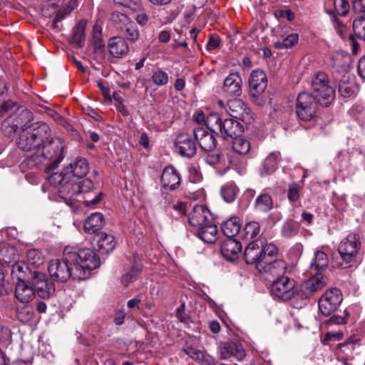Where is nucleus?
Segmentation results:
<instances>
[{
  "label": "nucleus",
  "instance_id": "nucleus-1",
  "mask_svg": "<svg viewBox=\"0 0 365 365\" xmlns=\"http://www.w3.org/2000/svg\"><path fill=\"white\" fill-rule=\"evenodd\" d=\"M99 257L92 250L66 246L63 250L62 260H51L48 267L52 279L56 282H66L70 277L73 279H86L91 270L100 266Z\"/></svg>",
  "mask_w": 365,
  "mask_h": 365
},
{
  "label": "nucleus",
  "instance_id": "nucleus-2",
  "mask_svg": "<svg viewBox=\"0 0 365 365\" xmlns=\"http://www.w3.org/2000/svg\"><path fill=\"white\" fill-rule=\"evenodd\" d=\"M250 150V142L240 135L232 138V149L225 153H207L205 157L206 164L212 166L220 175L228 171L231 166H237L241 162V156Z\"/></svg>",
  "mask_w": 365,
  "mask_h": 365
},
{
  "label": "nucleus",
  "instance_id": "nucleus-3",
  "mask_svg": "<svg viewBox=\"0 0 365 365\" xmlns=\"http://www.w3.org/2000/svg\"><path fill=\"white\" fill-rule=\"evenodd\" d=\"M50 130L48 133V138L41 147L38 154L32 153L27 157L24 163L29 168H34L38 165L46 164V172L48 173L50 170H54L63 159V150L65 145L61 138H51Z\"/></svg>",
  "mask_w": 365,
  "mask_h": 365
},
{
  "label": "nucleus",
  "instance_id": "nucleus-4",
  "mask_svg": "<svg viewBox=\"0 0 365 365\" xmlns=\"http://www.w3.org/2000/svg\"><path fill=\"white\" fill-rule=\"evenodd\" d=\"M207 128L220 135L224 139L239 136L243 132L242 125L237 120L234 118H222L217 113L207 115Z\"/></svg>",
  "mask_w": 365,
  "mask_h": 365
},
{
  "label": "nucleus",
  "instance_id": "nucleus-5",
  "mask_svg": "<svg viewBox=\"0 0 365 365\" xmlns=\"http://www.w3.org/2000/svg\"><path fill=\"white\" fill-rule=\"evenodd\" d=\"M361 248V241L357 234L351 233L342 239L337 249L341 259L339 267L346 269L356 264Z\"/></svg>",
  "mask_w": 365,
  "mask_h": 365
},
{
  "label": "nucleus",
  "instance_id": "nucleus-6",
  "mask_svg": "<svg viewBox=\"0 0 365 365\" xmlns=\"http://www.w3.org/2000/svg\"><path fill=\"white\" fill-rule=\"evenodd\" d=\"M49 128L43 125L37 129H24L16 140L18 147L24 151H31L33 153H40L41 147L45 139L48 138Z\"/></svg>",
  "mask_w": 365,
  "mask_h": 365
},
{
  "label": "nucleus",
  "instance_id": "nucleus-7",
  "mask_svg": "<svg viewBox=\"0 0 365 365\" xmlns=\"http://www.w3.org/2000/svg\"><path fill=\"white\" fill-rule=\"evenodd\" d=\"M328 277L324 274L313 275L312 277L303 282L297 287V304L295 308H301L314 294L322 291L328 284Z\"/></svg>",
  "mask_w": 365,
  "mask_h": 365
},
{
  "label": "nucleus",
  "instance_id": "nucleus-8",
  "mask_svg": "<svg viewBox=\"0 0 365 365\" xmlns=\"http://www.w3.org/2000/svg\"><path fill=\"white\" fill-rule=\"evenodd\" d=\"M311 86L314 97L320 105L327 107L331 103L335 98V90L326 73H317L312 78Z\"/></svg>",
  "mask_w": 365,
  "mask_h": 365
},
{
  "label": "nucleus",
  "instance_id": "nucleus-9",
  "mask_svg": "<svg viewBox=\"0 0 365 365\" xmlns=\"http://www.w3.org/2000/svg\"><path fill=\"white\" fill-rule=\"evenodd\" d=\"M318 101L308 92L299 93L295 106V112L299 120L309 122L314 120L317 113Z\"/></svg>",
  "mask_w": 365,
  "mask_h": 365
},
{
  "label": "nucleus",
  "instance_id": "nucleus-10",
  "mask_svg": "<svg viewBox=\"0 0 365 365\" xmlns=\"http://www.w3.org/2000/svg\"><path fill=\"white\" fill-rule=\"evenodd\" d=\"M272 294L283 301L292 300V304H297V287L295 281L287 276L281 277L273 280L271 285Z\"/></svg>",
  "mask_w": 365,
  "mask_h": 365
},
{
  "label": "nucleus",
  "instance_id": "nucleus-11",
  "mask_svg": "<svg viewBox=\"0 0 365 365\" xmlns=\"http://www.w3.org/2000/svg\"><path fill=\"white\" fill-rule=\"evenodd\" d=\"M341 291L336 288L327 290L319 300V309L324 316L333 313L342 302Z\"/></svg>",
  "mask_w": 365,
  "mask_h": 365
},
{
  "label": "nucleus",
  "instance_id": "nucleus-12",
  "mask_svg": "<svg viewBox=\"0 0 365 365\" xmlns=\"http://www.w3.org/2000/svg\"><path fill=\"white\" fill-rule=\"evenodd\" d=\"M257 271L267 279H275L283 277L287 270V263L282 259L261 261L257 265Z\"/></svg>",
  "mask_w": 365,
  "mask_h": 365
},
{
  "label": "nucleus",
  "instance_id": "nucleus-13",
  "mask_svg": "<svg viewBox=\"0 0 365 365\" xmlns=\"http://www.w3.org/2000/svg\"><path fill=\"white\" fill-rule=\"evenodd\" d=\"M31 283L34 292L41 298H48L55 292L53 284L48 281L46 275L38 271H34Z\"/></svg>",
  "mask_w": 365,
  "mask_h": 365
},
{
  "label": "nucleus",
  "instance_id": "nucleus-14",
  "mask_svg": "<svg viewBox=\"0 0 365 365\" xmlns=\"http://www.w3.org/2000/svg\"><path fill=\"white\" fill-rule=\"evenodd\" d=\"M78 185L79 186V196L83 195V204L86 207H93L97 205L101 200L103 193L97 192L93 193V197H91V193L93 192L94 185L93 182L88 178L81 180L78 179Z\"/></svg>",
  "mask_w": 365,
  "mask_h": 365
},
{
  "label": "nucleus",
  "instance_id": "nucleus-15",
  "mask_svg": "<svg viewBox=\"0 0 365 365\" xmlns=\"http://www.w3.org/2000/svg\"><path fill=\"white\" fill-rule=\"evenodd\" d=\"M213 220L209 209L202 205H195L188 215V222L193 230L202 226L205 223H210Z\"/></svg>",
  "mask_w": 365,
  "mask_h": 365
},
{
  "label": "nucleus",
  "instance_id": "nucleus-16",
  "mask_svg": "<svg viewBox=\"0 0 365 365\" xmlns=\"http://www.w3.org/2000/svg\"><path fill=\"white\" fill-rule=\"evenodd\" d=\"M175 146L182 156L190 158L196 154L195 142L187 133H180L177 135L175 140Z\"/></svg>",
  "mask_w": 365,
  "mask_h": 365
},
{
  "label": "nucleus",
  "instance_id": "nucleus-17",
  "mask_svg": "<svg viewBox=\"0 0 365 365\" xmlns=\"http://www.w3.org/2000/svg\"><path fill=\"white\" fill-rule=\"evenodd\" d=\"M219 351L221 359H227L233 356L237 360L241 361L246 356V352L242 345L236 341L221 343L219 346Z\"/></svg>",
  "mask_w": 365,
  "mask_h": 365
},
{
  "label": "nucleus",
  "instance_id": "nucleus-18",
  "mask_svg": "<svg viewBox=\"0 0 365 365\" xmlns=\"http://www.w3.org/2000/svg\"><path fill=\"white\" fill-rule=\"evenodd\" d=\"M267 81L265 73L261 69L253 70L249 78L250 93L256 98L260 96L267 88Z\"/></svg>",
  "mask_w": 365,
  "mask_h": 365
},
{
  "label": "nucleus",
  "instance_id": "nucleus-19",
  "mask_svg": "<svg viewBox=\"0 0 365 365\" xmlns=\"http://www.w3.org/2000/svg\"><path fill=\"white\" fill-rule=\"evenodd\" d=\"M212 132H209L206 128L202 126H197L193 129V133L195 140L198 143L200 147L205 151L210 152L216 147V139Z\"/></svg>",
  "mask_w": 365,
  "mask_h": 365
},
{
  "label": "nucleus",
  "instance_id": "nucleus-20",
  "mask_svg": "<svg viewBox=\"0 0 365 365\" xmlns=\"http://www.w3.org/2000/svg\"><path fill=\"white\" fill-rule=\"evenodd\" d=\"M160 182L165 190H175L180 185L181 177L173 165H168L163 170Z\"/></svg>",
  "mask_w": 365,
  "mask_h": 365
},
{
  "label": "nucleus",
  "instance_id": "nucleus-21",
  "mask_svg": "<svg viewBox=\"0 0 365 365\" xmlns=\"http://www.w3.org/2000/svg\"><path fill=\"white\" fill-rule=\"evenodd\" d=\"M79 190L78 179L68 175L63 185L58 188V195L65 202H72L78 200Z\"/></svg>",
  "mask_w": 365,
  "mask_h": 365
},
{
  "label": "nucleus",
  "instance_id": "nucleus-22",
  "mask_svg": "<svg viewBox=\"0 0 365 365\" xmlns=\"http://www.w3.org/2000/svg\"><path fill=\"white\" fill-rule=\"evenodd\" d=\"M227 113L234 118L245 120L249 118L250 109L243 101L239 98L232 99L226 104Z\"/></svg>",
  "mask_w": 365,
  "mask_h": 365
},
{
  "label": "nucleus",
  "instance_id": "nucleus-23",
  "mask_svg": "<svg viewBox=\"0 0 365 365\" xmlns=\"http://www.w3.org/2000/svg\"><path fill=\"white\" fill-rule=\"evenodd\" d=\"M262 252V240H255L247 245L244 252V259L248 264H255L257 268V265L261 262Z\"/></svg>",
  "mask_w": 365,
  "mask_h": 365
},
{
  "label": "nucleus",
  "instance_id": "nucleus-24",
  "mask_svg": "<svg viewBox=\"0 0 365 365\" xmlns=\"http://www.w3.org/2000/svg\"><path fill=\"white\" fill-rule=\"evenodd\" d=\"M89 170V165L86 159L77 157L64 168V171L71 178L79 179L85 177Z\"/></svg>",
  "mask_w": 365,
  "mask_h": 365
},
{
  "label": "nucleus",
  "instance_id": "nucleus-25",
  "mask_svg": "<svg viewBox=\"0 0 365 365\" xmlns=\"http://www.w3.org/2000/svg\"><path fill=\"white\" fill-rule=\"evenodd\" d=\"M107 48L109 53L113 57L117 58H123L129 51V47L126 40L120 36L110 38L108 41Z\"/></svg>",
  "mask_w": 365,
  "mask_h": 365
},
{
  "label": "nucleus",
  "instance_id": "nucleus-26",
  "mask_svg": "<svg viewBox=\"0 0 365 365\" xmlns=\"http://www.w3.org/2000/svg\"><path fill=\"white\" fill-rule=\"evenodd\" d=\"M192 231L206 243H214L218 238L217 228L213 220L210 223H205Z\"/></svg>",
  "mask_w": 365,
  "mask_h": 365
},
{
  "label": "nucleus",
  "instance_id": "nucleus-27",
  "mask_svg": "<svg viewBox=\"0 0 365 365\" xmlns=\"http://www.w3.org/2000/svg\"><path fill=\"white\" fill-rule=\"evenodd\" d=\"M242 251V245L234 238H227L221 245V253L228 261H234Z\"/></svg>",
  "mask_w": 365,
  "mask_h": 365
},
{
  "label": "nucleus",
  "instance_id": "nucleus-28",
  "mask_svg": "<svg viewBox=\"0 0 365 365\" xmlns=\"http://www.w3.org/2000/svg\"><path fill=\"white\" fill-rule=\"evenodd\" d=\"M15 296L21 302L29 303L35 297V292L28 282L19 281L16 284Z\"/></svg>",
  "mask_w": 365,
  "mask_h": 365
},
{
  "label": "nucleus",
  "instance_id": "nucleus-29",
  "mask_svg": "<svg viewBox=\"0 0 365 365\" xmlns=\"http://www.w3.org/2000/svg\"><path fill=\"white\" fill-rule=\"evenodd\" d=\"M93 240L96 241L97 247L101 254H108L115 248L114 237L106 232H98Z\"/></svg>",
  "mask_w": 365,
  "mask_h": 365
},
{
  "label": "nucleus",
  "instance_id": "nucleus-30",
  "mask_svg": "<svg viewBox=\"0 0 365 365\" xmlns=\"http://www.w3.org/2000/svg\"><path fill=\"white\" fill-rule=\"evenodd\" d=\"M329 265L327 255L322 251L317 250L314 253V257L310 264V270L313 275L323 274Z\"/></svg>",
  "mask_w": 365,
  "mask_h": 365
},
{
  "label": "nucleus",
  "instance_id": "nucleus-31",
  "mask_svg": "<svg viewBox=\"0 0 365 365\" xmlns=\"http://www.w3.org/2000/svg\"><path fill=\"white\" fill-rule=\"evenodd\" d=\"M12 118L14 120V123L17 125L19 130L24 129L30 130L31 120H33L32 113L27 109H21L12 113Z\"/></svg>",
  "mask_w": 365,
  "mask_h": 365
},
{
  "label": "nucleus",
  "instance_id": "nucleus-32",
  "mask_svg": "<svg viewBox=\"0 0 365 365\" xmlns=\"http://www.w3.org/2000/svg\"><path fill=\"white\" fill-rule=\"evenodd\" d=\"M241 86V77L237 73H231L225 79L222 89L228 94L240 95Z\"/></svg>",
  "mask_w": 365,
  "mask_h": 365
},
{
  "label": "nucleus",
  "instance_id": "nucleus-33",
  "mask_svg": "<svg viewBox=\"0 0 365 365\" xmlns=\"http://www.w3.org/2000/svg\"><path fill=\"white\" fill-rule=\"evenodd\" d=\"M104 225V217L101 212L92 213L85 221L83 228L86 232L93 234L100 230Z\"/></svg>",
  "mask_w": 365,
  "mask_h": 365
},
{
  "label": "nucleus",
  "instance_id": "nucleus-34",
  "mask_svg": "<svg viewBox=\"0 0 365 365\" xmlns=\"http://www.w3.org/2000/svg\"><path fill=\"white\" fill-rule=\"evenodd\" d=\"M86 24V21L81 19L73 29L71 43L77 48H82L84 46Z\"/></svg>",
  "mask_w": 365,
  "mask_h": 365
},
{
  "label": "nucleus",
  "instance_id": "nucleus-35",
  "mask_svg": "<svg viewBox=\"0 0 365 365\" xmlns=\"http://www.w3.org/2000/svg\"><path fill=\"white\" fill-rule=\"evenodd\" d=\"M331 63L337 72L343 73L349 69L351 58L348 53L339 51L333 55Z\"/></svg>",
  "mask_w": 365,
  "mask_h": 365
},
{
  "label": "nucleus",
  "instance_id": "nucleus-36",
  "mask_svg": "<svg viewBox=\"0 0 365 365\" xmlns=\"http://www.w3.org/2000/svg\"><path fill=\"white\" fill-rule=\"evenodd\" d=\"M240 220L236 216L231 217L222 224V231L227 238H233L236 235L240 234Z\"/></svg>",
  "mask_w": 365,
  "mask_h": 365
},
{
  "label": "nucleus",
  "instance_id": "nucleus-37",
  "mask_svg": "<svg viewBox=\"0 0 365 365\" xmlns=\"http://www.w3.org/2000/svg\"><path fill=\"white\" fill-rule=\"evenodd\" d=\"M11 276L17 279V282L26 281L32 272L28 264L24 261H16L11 264Z\"/></svg>",
  "mask_w": 365,
  "mask_h": 365
},
{
  "label": "nucleus",
  "instance_id": "nucleus-38",
  "mask_svg": "<svg viewBox=\"0 0 365 365\" xmlns=\"http://www.w3.org/2000/svg\"><path fill=\"white\" fill-rule=\"evenodd\" d=\"M280 157L281 154L279 151H274L268 155L263 163V173L265 175H270L276 170Z\"/></svg>",
  "mask_w": 365,
  "mask_h": 365
},
{
  "label": "nucleus",
  "instance_id": "nucleus-39",
  "mask_svg": "<svg viewBox=\"0 0 365 365\" xmlns=\"http://www.w3.org/2000/svg\"><path fill=\"white\" fill-rule=\"evenodd\" d=\"M356 86L346 76H343L338 85V91L343 97H351L355 95Z\"/></svg>",
  "mask_w": 365,
  "mask_h": 365
},
{
  "label": "nucleus",
  "instance_id": "nucleus-40",
  "mask_svg": "<svg viewBox=\"0 0 365 365\" xmlns=\"http://www.w3.org/2000/svg\"><path fill=\"white\" fill-rule=\"evenodd\" d=\"M261 231V227L258 222L252 221L247 223L242 231L240 232V236L242 239L249 240L257 237Z\"/></svg>",
  "mask_w": 365,
  "mask_h": 365
},
{
  "label": "nucleus",
  "instance_id": "nucleus-41",
  "mask_svg": "<svg viewBox=\"0 0 365 365\" xmlns=\"http://www.w3.org/2000/svg\"><path fill=\"white\" fill-rule=\"evenodd\" d=\"M16 250L14 247H4L0 249V262L2 265L11 266L17 259Z\"/></svg>",
  "mask_w": 365,
  "mask_h": 365
},
{
  "label": "nucleus",
  "instance_id": "nucleus-42",
  "mask_svg": "<svg viewBox=\"0 0 365 365\" xmlns=\"http://www.w3.org/2000/svg\"><path fill=\"white\" fill-rule=\"evenodd\" d=\"M255 206L258 211L267 212L273 207L272 198L269 194L262 193L256 198Z\"/></svg>",
  "mask_w": 365,
  "mask_h": 365
},
{
  "label": "nucleus",
  "instance_id": "nucleus-43",
  "mask_svg": "<svg viewBox=\"0 0 365 365\" xmlns=\"http://www.w3.org/2000/svg\"><path fill=\"white\" fill-rule=\"evenodd\" d=\"M150 78L153 85L158 87L165 86L169 83L168 73L163 71L162 68L152 70Z\"/></svg>",
  "mask_w": 365,
  "mask_h": 365
},
{
  "label": "nucleus",
  "instance_id": "nucleus-44",
  "mask_svg": "<svg viewBox=\"0 0 365 365\" xmlns=\"http://www.w3.org/2000/svg\"><path fill=\"white\" fill-rule=\"evenodd\" d=\"M92 44L95 52H102L105 48L104 41L102 37V29L98 24H95L92 32Z\"/></svg>",
  "mask_w": 365,
  "mask_h": 365
},
{
  "label": "nucleus",
  "instance_id": "nucleus-45",
  "mask_svg": "<svg viewBox=\"0 0 365 365\" xmlns=\"http://www.w3.org/2000/svg\"><path fill=\"white\" fill-rule=\"evenodd\" d=\"M126 38L131 43L136 42L140 38V31L135 23L132 20L121 29Z\"/></svg>",
  "mask_w": 365,
  "mask_h": 365
},
{
  "label": "nucleus",
  "instance_id": "nucleus-46",
  "mask_svg": "<svg viewBox=\"0 0 365 365\" xmlns=\"http://www.w3.org/2000/svg\"><path fill=\"white\" fill-rule=\"evenodd\" d=\"M299 41V36L297 34L292 33L282 39L274 43V47L277 49L289 48L294 46Z\"/></svg>",
  "mask_w": 365,
  "mask_h": 365
},
{
  "label": "nucleus",
  "instance_id": "nucleus-47",
  "mask_svg": "<svg viewBox=\"0 0 365 365\" xmlns=\"http://www.w3.org/2000/svg\"><path fill=\"white\" fill-rule=\"evenodd\" d=\"M16 317L23 324H27L32 321L34 309L30 305L19 307L16 309Z\"/></svg>",
  "mask_w": 365,
  "mask_h": 365
},
{
  "label": "nucleus",
  "instance_id": "nucleus-48",
  "mask_svg": "<svg viewBox=\"0 0 365 365\" xmlns=\"http://www.w3.org/2000/svg\"><path fill=\"white\" fill-rule=\"evenodd\" d=\"M53 170H50L48 173H47L46 179L48 183L58 189L60 186L63 185L65 180L67 179V176L68 175L66 172H61V173H51Z\"/></svg>",
  "mask_w": 365,
  "mask_h": 365
},
{
  "label": "nucleus",
  "instance_id": "nucleus-49",
  "mask_svg": "<svg viewBox=\"0 0 365 365\" xmlns=\"http://www.w3.org/2000/svg\"><path fill=\"white\" fill-rule=\"evenodd\" d=\"M26 259L30 264L35 267L41 266L44 262V257L41 252L36 249L29 250L26 252Z\"/></svg>",
  "mask_w": 365,
  "mask_h": 365
},
{
  "label": "nucleus",
  "instance_id": "nucleus-50",
  "mask_svg": "<svg viewBox=\"0 0 365 365\" xmlns=\"http://www.w3.org/2000/svg\"><path fill=\"white\" fill-rule=\"evenodd\" d=\"M14 121V120L10 115L2 122L1 130L5 136L11 137L17 130H19L17 125Z\"/></svg>",
  "mask_w": 365,
  "mask_h": 365
},
{
  "label": "nucleus",
  "instance_id": "nucleus-51",
  "mask_svg": "<svg viewBox=\"0 0 365 365\" xmlns=\"http://www.w3.org/2000/svg\"><path fill=\"white\" fill-rule=\"evenodd\" d=\"M302 187L297 182H292L288 185L287 197L288 200L292 202H296L300 198Z\"/></svg>",
  "mask_w": 365,
  "mask_h": 365
},
{
  "label": "nucleus",
  "instance_id": "nucleus-52",
  "mask_svg": "<svg viewBox=\"0 0 365 365\" xmlns=\"http://www.w3.org/2000/svg\"><path fill=\"white\" fill-rule=\"evenodd\" d=\"M262 250H263V252L262 253L261 261L263 262L274 259V257L277 254L278 252L277 247L274 244H264L262 240Z\"/></svg>",
  "mask_w": 365,
  "mask_h": 365
},
{
  "label": "nucleus",
  "instance_id": "nucleus-53",
  "mask_svg": "<svg viewBox=\"0 0 365 365\" xmlns=\"http://www.w3.org/2000/svg\"><path fill=\"white\" fill-rule=\"evenodd\" d=\"M298 232V225L292 220H287L282 227V235L285 238H291Z\"/></svg>",
  "mask_w": 365,
  "mask_h": 365
},
{
  "label": "nucleus",
  "instance_id": "nucleus-54",
  "mask_svg": "<svg viewBox=\"0 0 365 365\" xmlns=\"http://www.w3.org/2000/svg\"><path fill=\"white\" fill-rule=\"evenodd\" d=\"M333 4L334 6V11H327L328 13H336L338 15L344 16L349 11V0H333Z\"/></svg>",
  "mask_w": 365,
  "mask_h": 365
},
{
  "label": "nucleus",
  "instance_id": "nucleus-55",
  "mask_svg": "<svg viewBox=\"0 0 365 365\" xmlns=\"http://www.w3.org/2000/svg\"><path fill=\"white\" fill-rule=\"evenodd\" d=\"M237 188L232 184L226 185L221 189V195L227 202H232L235 200Z\"/></svg>",
  "mask_w": 365,
  "mask_h": 365
},
{
  "label": "nucleus",
  "instance_id": "nucleus-56",
  "mask_svg": "<svg viewBox=\"0 0 365 365\" xmlns=\"http://www.w3.org/2000/svg\"><path fill=\"white\" fill-rule=\"evenodd\" d=\"M110 20L120 30L125 26V24L131 21L127 15L119 11H113L111 14Z\"/></svg>",
  "mask_w": 365,
  "mask_h": 365
},
{
  "label": "nucleus",
  "instance_id": "nucleus-57",
  "mask_svg": "<svg viewBox=\"0 0 365 365\" xmlns=\"http://www.w3.org/2000/svg\"><path fill=\"white\" fill-rule=\"evenodd\" d=\"M353 31L356 36L365 40V17H359L354 21Z\"/></svg>",
  "mask_w": 365,
  "mask_h": 365
},
{
  "label": "nucleus",
  "instance_id": "nucleus-58",
  "mask_svg": "<svg viewBox=\"0 0 365 365\" xmlns=\"http://www.w3.org/2000/svg\"><path fill=\"white\" fill-rule=\"evenodd\" d=\"M141 269L137 267H133L131 270L122 277V283L128 286L130 282L136 280Z\"/></svg>",
  "mask_w": 365,
  "mask_h": 365
},
{
  "label": "nucleus",
  "instance_id": "nucleus-59",
  "mask_svg": "<svg viewBox=\"0 0 365 365\" xmlns=\"http://www.w3.org/2000/svg\"><path fill=\"white\" fill-rule=\"evenodd\" d=\"M12 291V287L8 280L5 279V274L0 268V295H6Z\"/></svg>",
  "mask_w": 365,
  "mask_h": 365
},
{
  "label": "nucleus",
  "instance_id": "nucleus-60",
  "mask_svg": "<svg viewBox=\"0 0 365 365\" xmlns=\"http://www.w3.org/2000/svg\"><path fill=\"white\" fill-rule=\"evenodd\" d=\"M349 313L344 310L342 315L334 314L329 319L330 324H344L347 322Z\"/></svg>",
  "mask_w": 365,
  "mask_h": 365
},
{
  "label": "nucleus",
  "instance_id": "nucleus-61",
  "mask_svg": "<svg viewBox=\"0 0 365 365\" xmlns=\"http://www.w3.org/2000/svg\"><path fill=\"white\" fill-rule=\"evenodd\" d=\"M221 40L218 35L212 34L209 37V41L206 45V48L209 51H212L220 45Z\"/></svg>",
  "mask_w": 365,
  "mask_h": 365
},
{
  "label": "nucleus",
  "instance_id": "nucleus-62",
  "mask_svg": "<svg viewBox=\"0 0 365 365\" xmlns=\"http://www.w3.org/2000/svg\"><path fill=\"white\" fill-rule=\"evenodd\" d=\"M274 15L277 19H286L289 21L294 19V14L289 9H277L274 11Z\"/></svg>",
  "mask_w": 365,
  "mask_h": 365
},
{
  "label": "nucleus",
  "instance_id": "nucleus-63",
  "mask_svg": "<svg viewBox=\"0 0 365 365\" xmlns=\"http://www.w3.org/2000/svg\"><path fill=\"white\" fill-rule=\"evenodd\" d=\"M198 355L200 356L197 361H198L202 365H215V359L207 353L201 351V353L198 354Z\"/></svg>",
  "mask_w": 365,
  "mask_h": 365
},
{
  "label": "nucleus",
  "instance_id": "nucleus-64",
  "mask_svg": "<svg viewBox=\"0 0 365 365\" xmlns=\"http://www.w3.org/2000/svg\"><path fill=\"white\" fill-rule=\"evenodd\" d=\"M175 315L182 323L187 324L190 322V317L185 313V304H182L176 309Z\"/></svg>",
  "mask_w": 365,
  "mask_h": 365
}]
</instances>
